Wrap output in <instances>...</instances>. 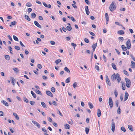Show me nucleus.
Here are the masks:
<instances>
[{
    "label": "nucleus",
    "instance_id": "6e6d98bb",
    "mask_svg": "<svg viewBox=\"0 0 135 135\" xmlns=\"http://www.w3.org/2000/svg\"><path fill=\"white\" fill-rule=\"evenodd\" d=\"M57 113L59 114H60L61 116H62L63 115L60 112V110L58 109H57Z\"/></svg>",
    "mask_w": 135,
    "mask_h": 135
},
{
    "label": "nucleus",
    "instance_id": "c9c22d12",
    "mask_svg": "<svg viewBox=\"0 0 135 135\" xmlns=\"http://www.w3.org/2000/svg\"><path fill=\"white\" fill-rule=\"evenodd\" d=\"M8 48L9 50L10 51V53L12 54V52H11L12 51V49L11 46H9L8 47Z\"/></svg>",
    "mask_w": 135,
    "mask_h": 135
},
{
    "label": "nucleus",
    "instance_id": "7ed1b4c3",
    "mask_svg": "<svg viewBox=\"0 0 135 135\" xmlns=\"http://www.w3.org/2000/svg\"><path fill=\"white\" fill-rule=\"evenodd\" d=\"M126 45L128 49H129L131 48V44L130 40L128 39L126 43Z\"/></svg>",
    "mask_w": 135,
    "mask_h": 135
},
{
    "label": "nucleus",
    "instance_id": "4468645a",
    "mask_svg": "<svg viewBox=\"0 0 135 135\" xmlns=\"http://www.w3.org/2000/svg\"><path fill=\"white\" fill-rule=\"evenodd\" d=\"M121 83H122V89L123 90H124L126 89V87H125V83H123V82L122 81L121 82Z\"/></svg>",
    "mask_w": 135,
    "mask_h": 135
},
{
    "label": "nucleus",
    "instance_id": "b1692460",
    "mask_svg": "<svg viewBox=\"0 0 135 135\" xmlns=\"http://www.w3.org/2000/svg\"><path fill=\"white\" fill-rule=\"evenodd\" d=\"M35 92L40 95H42V93L40 91L38 90H34Z\"/></svg>",
    "mask_w": 135,
    "mask_h": 135
},
{
    "label": "nucleus",
    "instance_id": "f8f14e48",
    "mask_svg": "<svg viewBox=\"0 0 135 135\" xmlns=\"http://www.w3.org/2000/svg\"><path fill=\"white\" fill-rule=\"evenodd\" d=\"M46 93L47 95L51 97H53V94L50 91H46Z\"/></svg>",
    "mask_w": 135,
    "mask_h": 135
},
{
    "label": "nucleus",
    "instance_id": "72a5a7b5",
    "mask_svg": "<svg viewBox=\"0 0 135 135\" xmlns=\"http://www.w3.org/2000/svg\"><path fill=\"white\" fill-rule=\"evenodd\" d=\"M13 39L15 41H18V38L15 36L13 35Z\"/></svg>",
    "mask_w": 135,
    "mask_h": 135
},
{
    "label": "nucleus",
    "instance_id": "69168bd1",
    "mask_svg": "<svg viewBox=\"0 0 135 135\" xmlns=\"http://www.w3.org/2000/svg\"><path fill=\"white\" fill-rule=\"evenodd\" d=\"M48 120L50 122H51L52 121V119L50 117L48 118Z\"/></svg>",
    "mask_w": 135,
    "mask_h": 135
},
{
    "label": "nucleus",
    "instance_id": "8fccbe9b",
    "mask_svg": "<svg viewBox=\"0 0 135 135\" xmlns=\"http://www.w3.org/2000/svg\"><path fill=\"white\" fill-rule=\"evenodd\" d=\"M71 45L72 46H73L74 49H75V47L76 46V44H74V43H71Z\"/></svg>",
    "mask_w": 135,
    "mask_h": 135
},
{
    "label": "nucleus",
    "instance_id": "393cba45",
    "mask_svg": "<svg viewBox=\"0 0 135 135\" xmlns=\"http://www.w3.org/2000/svg\"><path fill=\"white\" fill-rule=\"evenodd\" d=\"M25 19H26L28 21H30L31 20L30 18L28 15H25Z\"/></svg>",
    "mask_w": 135,
    "mask_h": 135
},
{
    "label": "nucleus",
    "instance_id": "39448f33",
    "mask_svg": "<svg viewBox=\"0 0 135 135\" xmlns=\"http://www.w3.org/2000/svg\"><path fill=\"white\" fill-rule=\"evenodd\" d=\"M32 123L36 126H37L38 128H40V125L39 123L38 122H36L35 120H33L32 121Z\"/></svg>",
    "mask_w": 135,
    "mask_h": 135
},
{
    "label": "nucleus",
    "instance_id": "7c9ffc66",
    "mask_svg": "<svg viewBox=\"0 0 135 135\" xmlns=\"http://www.w3.org/2000/svg\"><path fill=\"white\" fill-rule=\"evenodd\" d=\"M66 29L70 31L71 30L72 28L71 26H68L66 27Z\"/></svg>",
    "mask_w": 135,
    "mask_h": 135
},
{
    "label": "nucleus",
    "instance_id": "e2e57ef3",
    "mask_svg": "<svg viewBox=\"0 0 135 135\" xmlns=\"http://www.w3.org/2000/svg\"><path fill=\"white\" fill-rule=\"evenodd\" d=\"M43 4L44 5V6L45 7H47V4L44 2H42Z\"/></svg>",
    "mask_w": 135,
    "mask_h": 135
},
{
    "label": "nucleus",
    "instance_id": "0e129e2a",
    "mask_svg": "<svg viewBox=\"0 0 135 135\" xmlns=\"http://www.w3.org/2000/svg\"><path fill=\"white\" fill-rule=\"evenodd\" d=\"M20 44L23 47H25V46L22 44V42L21 41H20Z\"/></svg>",
    "mask_w": 135,
    "mask_h": 135
},
{
    "label": "nucleus",
    "instance_id": "603ef678",
    "mask_svg": "<svg viewBox=\"0 0 135 135\" xmlns=\"http://www.w3.org/2000/svg\"><path fill=\"white\" fill-rule=\"evenodd\" d=\"M42 130L43 131L45 132H46V133H47V130H46V129L45 128V127L42 128Z\"/></svg>",
    "mask_w": 135,
    "mask_h": 135
},
{
    "label": "nucleus",
    "instance_id": "f704fd0d",
    "mask_svg": "<svg viewBox=\"0 0 135 135\" xmlns=\"http://www.w3.org/2000/svg\"><path fill=\"white\" fill-rule=\"evenodd\" d=\"M61 61V60L60 59H58L57 60H56L55 61V63L56 64V65L58 64Z\"/></svg>",
    "mask_w": 135,
    "mask_h": 135
},
{
    "label": "nucleus",
    "instance_id": "338daca9",
    "mask_svg": "<svg viewBox=\"0 0 135 135\" xmlns=\"http://www.w3.org/2000/svg\"><path fill=\"white\" fill-rule=\"evenodd\" d=\"M131 58L133 59V60L134 61H135V57L133 56V55H131Z\"/></svg>",
    "mask_w": 135,
    "mask_h": 135
},
{
    "label": "nucleus",
    "instance_id": "09e8293b",
    "mask_svg": "<svg viewBox=\"0 0 135 135\" xmlns=\"http://www.w3.org/2000/svg\"><path fill=\"white\" fill-rule=\"evenodd\" d=\"M118 40L122 42L124 40V38L123 37H120L118 38Z\"/></svg>",
    "mask_w": 135,
    "mask_h": 135
},
{
    "label": "nucleus",
    "instance_id": "bb28decb",
    "mask_svg": "<svg viewBox=\"0 0 135 135\" xmlns=\"http://www.w3.org/2000/svg\"><path fill=\"white\" fill-rule=\"evenodd\" d=\"M31 93L33 98H36V94L32 91H31Z\"/></svg>",
    "mask_w": 135,
    "mask_h": 135
},
{
    "label": "nucleus",
    "instance_id": "c85d7f7f",
    "mask_svg": "<svg viewBox=\"0 0 135 135\" xmlns=\"http://www.w3.org/2000/svg\"><path fill=\"white\" fill-rule=\"evenodd\" d=\"M65 128L67 129H69L70 126L67 124H65Z\"/></svg>",
    "mask_w": 135,
    "mask_h": 135
},
{
    "label": "nucleus",
    "instance_id": "bf43d9fd",
    "mask_svg": "<svg viewBox=\"0 0 135 135\" xmlns=\"http://www.w3.org/2000/svg\"><path fill=\"white\" fill-rule=\"evenodd\" d=\"M95 68L98 71L99 70V67L98 66L95 65Z\"/></svg>",
    "mask_w": 135,
    "mask_h": 135
},
{
    "label": "nucleus",
    "instance_id": "a19ab883",
    "mask_svg": "<svg viewBox=\"0 0 135 135\" xmlns=\"http://www.w3.org/2000/svg\"><path fill=\"white\" fill-rule=\"evenodd\" d=\"M121 113V110L120 109V107H119L118 109L117 110V113L118 114H120Z\"/></svg>",
    "mask_w": 135,
    "mask_h": 135
},
{
    "label": "nucleus",
    "instance_id": "cd10ccee",
    "mask_svg": "<svg viewBox=\"0 0 135 135\" xmlns=\"http://www.w3.org/2000/svg\"><path fill=\"white\" fill-rule=\"evenodd\" d=\"M128 128L131 131H133V127L132 126V125H128Z\"/></svg>",
    "mask_w": 135,
    "mask_h": 135
},
{
    "label": "nucleus",
    "instance_id": "ea45409f",
    "mask_svg": "<svg viewBox=\"0 0 135 135\" xmlns=\"http://www.w3.org/2000/svg\"><path fill=\"white\" fill-rule=\"evenodd\" d=\"M70 82V78H68L66 80L65 82L66 83H68L69 82Z\"/></svg>",
    "mask_w": 135,
    "mask_h": 135
},
{
    "label": "nucleus",
    "instance_id": "423d86ee",
    "mask_svg": "<svg viewBox=\"0 0 135 135\" xmlns=\"http://www.w3.org/2000/svg\"><path fill=\"white\" fill-rule=\"evenodd\" d=\"M116 78L119 83L121 80V78L119 74L117 73L116 75Z\"/></svg>",
    "mask_w": 135,
    "mask_h": 135
},
{
    "label": "nucleus",
    "instance_id": "2f4dec72",
    "mask_svg": "<svg viewBox=\"0 0 135 135\" xmlns=\"http://www.w3.org/2000/svg\"><path fill=\"white\" fill-rule=\"evenodd\" d=\"M112 65L113 69L115 70H117L116 66L115 64L113 63H112Z\"/></svg>",
    "mask_w": 135,
    "mask_h": 135
},
{
    "label": "nucleus",
    "instance_id": "37998d69",
    "mask_svg": "<svg viewBox=\"0 0 135 135\" xmlns=\"http://www.w3.org/2000/svg\"><path fill=\"white\" fill-rule=\"evenodd\" d=\"M97 43H96L95 44H94L92 46V48H96L97 45Z\"/></svg>",
    "mask_w": 135,
    "mask_h": 135
},
{
    "label": "nucleus",
    "instance_id": "052dcab7",
    "mask_svg": "<svg viewBox=\"0 0 135 135\" xmlns=\"http://www.w3.org/2000/svg\"><path fill=\"white\" fill-rule=\"evenodd\" d=\"M24 101L27 103H28V99L26 98H24Z\"/></svg>",
    "mask_w": 135,
    "mask_h": 135
},
{
    "label": "nucleus",
    "instance_id": "3c124183",
    "mask_svg": "<svg viewBox=\"0 0 135 135\" xmlns=\"http://www.w3.org/2000/svg\"><path fill=\"white\" fill-rule=\"evenodd\" d=\"M51 90L53 93H54L55 92V90L54 88L52 87L51 88Z\"/></svg>",
    "mask_w": 135,
    "mask_h": 135
},
{
    "label": "nucleus",
    "instance_id": "9b49d317",
    "mask_svg": "<svg viewBox=\"0 0 135 135\" xmlns=\"http://www.w3.org/2000/svg\"><path fill=\"white\" fill-rule=\"evenodd\" d=\"M85 12L86 15H88L89 14L90 12L88 9V7L87 6H86L85 7Z\"/></svg>",
    "mask_w": 135,
    "mask_h": 135
},
{
    "label": "nucleus",
    "instance_id": "473e14b6",
    "mask_svg": "<svg viewBox=\"0 0 135 135\" xmlns=\"http://www.w3.org/2000/svg\"><path fill=\"white\" fill-rule=\"evenodd\" d=\"M64 70L66 71L67 73H70V71L66 67H65L64 68Z\"/></svg>",
    "mask_w": 135,
    "mask_h": 135
},
{
    "label": "nucleus",
    "instance_id": "5701e85b",
    "mask_svg": "<svg viewBox=\"0 0 135 135\" xmlns=\"http://www.w3.org/2000/svg\"><path fill=\"white\" fill-rule=\"evenodd\" d=\"M101 115V112L100 109H98L97 112V116L99 117Z\"/></svg>",
    "mask_w": 135,
    "mask_h": 135
},
{
    "label": "nucleus",
    "instance_id": "79ce46f5",
    "mask_svg": "<svg viewBox=\"0 0 135 135\" xmlns=\"http://www.w3.org/2000/svg\"><path fill=\"white\" fill-rule=\"evenodd\" d=\"M12 69L15 71L16 72V73H17L19 72V70L17 68H13Z\"/></svg>",
    "mask_w": 135,
    "mask_h": 135
},
{
    "label": "nucleus",
    "instance_id": "6e6552de",
    "mask_svg": "<svg viewBox=\"0 0 135 135\" xmlns=\"http://www.w3.org/2000/svg\"><path fill=\"white\" fill-rule=\"evenodd\" d=\"M128 96L129 94L126 91L124 95V102L125 101L127 100L128 97Z\"/></svg>",
    "mask_w": 135,
    "mask_h": 135
},
{
    "label": "nucleus",
    "instance_id": "774afa93",
    "mask_svg": "<svg viewBox=\"0 0 135 135\" xmlns=\"http://www.w3.org/2000/svg\"><path fill=\"white\" fill-rule=\"evenodd\" d=\"M42 77L43 79L44 80H46L47 79V77L45 75L43 76Z\"/></svg>",
    "mask_w": 135,
    "mask_h": 135
},
{
    "label": "nucleus",
    "instance_id": "13d9d810",
    "mask_svg": "<svg viewBox=\"0 0 135 135\" xmlns=\"http://www.w3.org/2000/svg\"><path fill=\"white\" fill-rule=\"evenodd\" d=\"M123 72H124V73L125 75H126L128 76L129 75V74H128L127 72L125 70H124L123 71Z\"/></svg>",
    "mask_w": 135,
    "mask_h": 135
},
{
    "label": "nucleus",
    "instance_id": "f3484780",
    "mask_svg": "<svg viewBox=\"0 0 135 135\" xmlns=\"http://www.w3.org/2000/svg\"><path fill=\"white\" fill-rule=\"evenodd\" d=\"M1 102L3 103L4 105L5 106H7V107L9 106V105L8 104V103L6 102L4 100H2L1 101Z\"/></svg>",
    "mask_w": 135,
    "mask_h": 135
},
{
    "label": "nucleus",
    "instance_id": "864d4df0",
    "mask_svg": "<svg viewBox=\"0 0 135 135\" xmlns=\"http://www.w3.org/2000/svg\"><path fill=\"white\" fill-rule=\"evenodd\" d=\"M35 102H34V101H31L30 102V104L32 105H34V104H35Z\"/></svg>",
    "mask_w": 135,
    "mask_h": 135
},
{
    "label": "nucleus",
    "instance_id": "0eeeda50",
    "mask_svg": "<svg viewBox=\"0 0 135 135\" xmlns=\"http://www.w3.org/2000/svg\"><path fill=\"white\" fill-rule=\"evenodd\" d=\"M106 80V83H107V85L109 86L110 85L111 83L110 82L109 80V79L108 77L107 76H105Z\"/></svg>",
    "mask_w": 135,
    "mask_h": 135
},
{
    "label": "nucleus",
    "instance_id": "a878e982",
    "mask_svg": "<svg viewBox=\"0 0 135 135\" xmlns=\"http://www.w3.org/2000/svg\"><path fill=\"white\" fill-rule=\"evenodd\" d=\"M105 16L106 20L109 21V18L108 16V14L107 13H106L105 14Z\"/></svg>",
    "mask_w": 135,
    "mask_h": 135
},
{
    "label": "nucleus",
    "instance_id": "49530a36",
    "mask_svg": "<svg viewBox=\"0 0 135 135\" xmlns=\"http://www.w3.org/2000/svg\"><path fill=\"white\" fill-rule=\"evenodd\" d=\"M77 83L76 82H75L73 84V86L74 88H75L77 86Z\"/></svg>",
    "mask_w": 135,
    "mask_h": 135
},
{
    "label": "nucleus",
    "instance_id": "4d7b16f0",
    "mask_svg": "<svg viewBox=\"0 0 135 135\" xmlns=\"http://www.w3.org/2000/svg\"><path fill=\"white\" fill-rule=\"evenodd\" d=\"M37 67L39 69H41L42 67V66L41 64H38L37 65Z\"/></svg>",
    "mask_w": 135,
    "mask_h": 135
},
{
    "label": "nucleus",
    "instance_id": "4c0bfd02",
    "mask_svg": "<svg viewBox=\"0 0 135 135\" xmlns=\"http://www.w3.org/2000/svg\"><path fill=\"white\" fill-rule=\"evenodd\" d=\"M31 16L33 18H34L36 17V15L35 13H31Z\"/></svg>",
    "mask_w": 135,
    "mask_h": 135
},
{
    "label": "nucleus",
    "instance_id": "ddd939ff",
    "mask_svg": "<svg viewBox=\"0 0 135 135\" xmlns=\"http://www.w3.org/2000/svg\"><path fill=\"white\" fill-rule=\"evenodd\" d=\"M116 75L115 74H114L113 75L111 76V78L112 80L114 81L115 80L116 78Z\"/></svg>",
    "mask_w": 135,
    "mask_h": 135
},
{
    "label": "nucleus",
    "instance_id": "9d476101",
    "mask_svg": "<svg viewBox=\"0 0 135 135\" xmlns=\"http://www.w3.org/2000/svg\"><path fill=\"white\" fill-rule=\"evenodd\" d=\"M34 23L35 25L39 28H41V26L39 24L38 22L36 21H35L34 22Z\"/></svg>",
    "mask_w": 135,
    "mask_h": 135
},
{
    "label": "nucleus",
    "instance_id": "de8ad7c7",
    "mask_svg": "<svg viewBox=\"0 0 135 135\" xmlns=\"http://www.w3.org/2000/svg\"><path fill=\"white\" fill-rule=\"evenodd\" d=\"M85 131L86 133L87 134L88 133L89 131V129L88 128L86 127L85 128Z\"/></svg>",
    "mask_w": 135,
    "mask_h": 135
},
{
    "label": "nucleus",
    "instance_id": "4be33fe9",
    "mask_svg": "<svg viewBox=\"0 0 135 135\" xmlns=\"http://www.w3.org/2000/svg\"><path fill=\"white\" fill-rule=\"evenodd\" d=\"M41 104L43 108H47L46 104L45 103L43 102H41Z\"/></svg>",
    "mask_w": 135,
    "mask_h": 135
},
{
    "label": "nucleus",
    "instance_id": "a18cd8bd",
    "mask_svg": "<svg viewBox=\"0 0 135 135\" xmlns=\"http://www.w3.org/2000/svg\"><path fill=\"white\" fill-rule=\"evenodd\" d=\"M121 130L124 132L126 131V129L124 127H122L121 128Z\"/></svg>",
    "mask_w": 135,
    "mask_h": 135
},
{
    "label": "nucleus",
    "instance_id": "f03ea898",
    "mask_svg": "<svg viewBox=\"0 0 135 135\" xmlns=\"http://www.w3.org/2000/svg\"><path fill=\"white\" fill-rule=\"evenodd\" d=\"M125 79L126 82V86L128 88H130L131 85V81L130 80L126 78H125Z\"/></svg>",
    "mask_w": 135,
    "mask_h": 135
},
{
    "label": "nucleus",
    "instance_id": "dca6fc26",
    "mask_svg": "<svg viewBox=\"0 0 135 135\" xmlns=\"http://www.w3.org/2000/svg\"><path fill=\"white\" fill-rule=\"evenodd\" d=\"M118 33L120 35H123L124 33V31L123 30H120L118 31Z\"/></svg>",
    "mask_w": 135,
    "mask_h": 135
},
{
    "label": "nucleus",
    "instance_id": "20e7f679",
    "mask_svg": "<svg viewBox=\"0 0 135 135\" xmlns=\"http://www.w3.org/2000/svg\"><path fill=\"white\" fill-rule=\"evenodd\" d=\"M109 104L110 108H112L113 106V102L112 98L110 97L109 99Z\"/></svg>",
    "mask_w": 135,
    "mask_h": 135
},
{
    "label": "nucleus",
    "instance_id": "6ab92c4d",
    "mask_svg": "<svg viewBox=\"0 0 135 135\" xmlns=\"http://www.w3.org/2000/svg\"><path fill=\"white\" fill-rule=\"evenodd\" d=\"M13 115L15 117V118L18 120H19V117L18 115L15 113H13Z\"/></svg>",
    "mask_w": 135,
    "mask_h": 135
},
{
    "label": "nucleus",
    "instance_id": "c03bdc74",
    "mask_svg": "<svg viewBox=\"0 0 135 135\" xmlns=\"http://www.w3.org/2000/svg\"><path fill=\"white\" fill-rule=\"evenodd\" d=\"M15 48L17 50H19L20 49L19 47L18 46H15Z\"/></svg>",
    "mask_w": 135,
    "mask_h": 135
},
{
    "label": "nucleus",
    "instance_id": "1a4fd4ad",
    "mask_svg": "<svg viewBox=\"0 0 135 135\" xmlns=\"http://www.w3.org/2000/svg\"><path fill=\"white\" fill-rule=\"evenodd\" d=\"M115 128V123L114 122H112V131L113 132H114Z\"/></svg>",
    "mask_w": 135,
    "mask_h": 135
},
{
    "label": "nucleus",
    "instance_id": "a211bd4d",
    "mask_svg": "<svg viewBox=\"0 0 135 135\" xmlns=\"http://www.w3.org/2000/svg\"><path fill=\"white\" fill-rule=\"evenodd\" d=\"M121 47L123 50L124 51H126L127 50V49H128L127 47H126L124 45H122Z\"/></svg>",
    "mask_w": 135,
    "mask_h": 135
},
{
    "label": "nucleus",
    "instance_id": "412c9836",
    "mask_svg": "<svg viewBox=\"0 0 135 135\" xmlns=\"http://www.w3.org/2000/svg\"><path fill=\"white\" fill-rule=\"evenodd\" d=\"M88 105L90 109H92L93 108V105L90 102H89L88 103Z\"/></svg>",
    "mask_w": 135,
    "mask_h": 135
},
{
    "label": "nucleus",
    "instance_id": "f257e3e1",
    "mask_svg": "<svg viewBox=\"0 0 135 135\" xmlns=\"http://www.w3.org/2000/svg\"><path fill=\"white\" fill-rule=\"evenodd\" d=\"M116 6L115 4V2H112V3L109 6V9L112 12L115 10L116 9Z\"/></svg>",
    "mask_w": 135,
    "mask_h": 135
},
{
    "label": "nucleus",
    "instance_id": "5fc2aeb1",
    "mask_svg": "<svg viewBox=\"0 0 135 135\" xmlns=\"http://www.w3.org/2000/svg\"><path fill=\"white\" fill-rule=\"evenodd\" d=\"M115 24L117 25L122 26V24H120L118 22H115Z\"/></svg>",
    "mask_w": 135,
    "mask_h": 135
},
{
    "label": "nucleus",
    "instance_id": "2eb2a0df",
    "mask_svg": "<svg viewBox=\"0 0 135 135\" xmlns=\"http://www.w3.org/2000/svg\"><path fill=\"white\" fill-rule=\"evenodd\" d=\"M131 66L132 68H135V63L133 61H131Z\"/></svg>",
    "mask_w": 135,
    "mask_h": 135
},
{
    "label": "nucleus",
    "instance_id": "58836bf2",
    "mask_svg": "<svg viewBox=\"0 0 135 135\" xmlns=\"http://www.w3.org/2000/svg\"><path fill=\"white\" fill-rule=\"evenodd\" d=\"M26 6H27L28 7H30L32 6V5L30 3L28 2L26 3Z\"/></svg>",
    "mask_w": 135,
    "mask_h": 135
},
{
    "label": "nucleus",
    "instance_id": "680f3d73",
    "mask_svg": "<svg viewBox=\"0 0 135 135\" xmlns=\"http://www.w3.org/2000/svg\"><path fill=\"white\" fill-rule=\"evenodd\" d=\"M85 42L87 43H88L89 42V41L88 39L86 38H85L84 40Z\"/></svg>",
    "mask_w": 135,
    "mask_h": 135
},
{
    "label": "nucleus",
    "instance_id": "e433bc0d",
    "mask_svg": "<svg viewBox=\"0 0 135 135\" xmlns=\"http://www.w3.org/2000/svg\"><path fill=\"white\" fill-rule=\"evenodd\" d=\"M11 78L12 79V83L14 85H15V80L14 78L13 77H11Z\"/></svg>",
    "mask_w": 135,
    "mask_h": 135
},
{
    "label": "nucleus",
    "instance_id": "c756f323",
    "mask_svg": "<svg viewBox=\"0 0 135 135\" xmlns=\"http://www.w3.org/2000/svg\"><path fill=\"white\" fill-rule=\"evenodd\" d=\"M16 23L17 22L16 21H14L12 22H11V25H9V26L10 27H11L12 26V25H15L16 24Z\"/></svg>",
    "mask_w": 135,
    "mask_h": 135
},
{
    "label": "nucleus",
    "instance_id": "aec40b11",
    "mask_svg": "<svg viewBox=\"0 0 135 135\" xmlns=\"http://www.w3.org/2000/svg\"><path fill=\"white\" fill-rule=\"evenodd\" d=\"M5 58L7 60H9L10 59V57L8 55H5L4 56Z\"/></svg>",
    "mask_w": 135,
    "mask_h": 135
}]
</instances>
